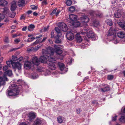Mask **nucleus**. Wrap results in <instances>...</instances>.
<instances>
[{"mask_svg":"<svg viewBox=\"0 0 125 125\" xmlns=\"http://www.w3.org/2000/svg\"><path fill=\"white\" fill-rule=\"evenodd\" d=\"M11 61H13L12 60H11L10 61H8L6 62V63L7 65H8L9 66V65L10 64H11Z\"/></svg>","mask_w":125,"mask_h":125,"instance_id":"nucleus-53","label":"nucleus"},{"mask_svg":"<svg viewBox=\"0 0 125 125\" xmlns=\"http://www.w3.org/2000/svg\"><path fill=\"white\" fill-rule=\"evenodd\" d=\"M11 64L12 66L15 68L17 69L18 70H20L21 69V65L18 62H15L13 61H11Z\"/></svg>","mask_w":125,"mask_h":125,"instance_id":"nucleus-7","label":"nucleus"},{"mask_svg":"<svg viewBox=\"0 0 125 125\" xmlns=\"http://www.w3.org/2000/svg\"><path fill=\"white\" fill-rule=\"evenodd\" d=\"M90 13L92 15H95L97 17H99L100 18L101 17V16L102 14L101 13H99L98 14H97L95 12L93 11H91Z\"/></svg>","mask_w":125,"mask_h":125,"instance_id":"nucleus-27","label":"nucleus"},{"mask_svg":"<svg viewBox=\"0 0 125 125\" xmlns=\"http://www.w3.org/2000/svg\"><path fill=\"white\" fill-rule=\"evenodd\" d=\"M81 111H82L81 109L79 108H78L76 109V112L77 114H80Z\"/></svg>","mask_w":125,"mask_h":125,"instance_id":"nucleus-46","label":"nucleus"},{"mask_svg":"<svg viewBox=\"0 0 125 125\" xmlns=\"http://www.w3.org/2000/svg\"><path fill=\"white\" fill-rule=\"evenodd\" d=\"M47 4V2L46 1L44 0L43 1L42 3V5H46Z\"/></svg>","mask_w":125,"mask_h":125,"instance_id":"nucleus-59","label":"nucleus"},{"mask_svg":"<svg viewBox=\"0 0 125 125\" xmlns=\"http://www.w3.org/2000/svg\"><path fill=\"white\" fill-rule=\"evenodd\" d=\"M60 42V41L58 39H56L55 41V42L56 43H59Z\"/></svg>","mask_w":125,"mask_h":125,"instance_id":"nucleus-61","label":"nucleus"},{"mask_svg":"<svg viewBox=\"0 0 125 125\" xmlns=\"http://www.w3.org/2000/svg\"><path fill=\"white\" fill-rule=\"evenodd\" d=\"M60 11L59 10H57L56 12V13H55V15L56 16H57L59 13Z\"/></svg>","mask_w":125,"mask_h":125,"instance_id":"nucleus-60","label":"nucleus"},{"mask_svg":"<svg viewBox=\"0 0 125 125\" xmlns=\"http://www.w3.org/2000/svg\"><path fill=\"white\" fill-rule=\"evenodd\" d=\"M35 39V38H34L33 37H32L31 38H29L27 40V42H30L32 41L33 40Z\"/></svg>","mask_w":125,"mask_h":125,"instance_id":"nucleus-42","label":"nucleus"},{"mask_svg":"<svg viewBox=\"0 0 125 125\" xmlns=\"http://www.w3.org/2000/svg\"><path fill=\"white\" fill-rule=\"evenodd\" d=\"M76 39L78 42H80L82 40L81 36L78 34H77L76 35Z\"/></svg>","mask_w":125,"mask_h":125,"instance_id":"nucleus-24","label":"nucleus"},{"mask_svg":"<svg viewBox=\"0 0 125 125\" xmlns=\"http://www.w3.org/2000/svg\"><path fill=\"white\" fill-rule=\"evenodd\" d=\"M10 90L8 91L9 96H14L18 95L19 93V90L18 86L15 84H13L10 86Z\"/></svg>","mask_w":125,"mask_h":125,"instance_id":"nucleus-2","label":"nucleus"},{"mask_svg":"<svg viewBox=\"0 0 125 125\" xmlns=\"http://www.w3.org/2000/svg\"><path fill=\"white\" fill-rule=\"evenodd\" d=\"M72 1L70 0H67L66 2V4L68 6H70L72 4Z\"/></svg>","mask_w":125,"mask_h":125,"instance_id":"nucleus-39","label":"nucleus"},{"mask_svg":"<svg viewBox=\"0 0 125 125\" xmlns=\"http://www.w3.org/2000/svg\"><path fill=\"white\" fill-rule=\"evenodd\" d=\"M69 18L71 21L70 23H71L72 21H75L77 20V17L76 15L71 14L69 15Z\"/></svg>","mask_w":125,"mask_h":125,"instance_id":"nucleus-12","label":"nucleus"},{"mask_svg":"<svg viewBox=\"0 0 125 125\" xmlns=\"http://www.w3.org/2000/svg\"><path fill=\"white\" fill-rule=\"evenodd\" d=\"M93 25L95 27L97 26L99 24L98 21H97L96 20H93Z\"/></svg>","mask_w":125,"mask_h":125,"instance_id":"nucleus-34","label":"nucleus"},{"mask_svg":"<svg viewBox=\"0 0 125 125\" xmlns=\"http://www.w3.org/2000/svg\"><path fill=\"white\" fill-rule=\"evenodd\" d=\"M36 74L34 73V74L33 75L32 77H31V78L32 79H35L36 78Z\"/></svg>","mask_w":125,"mask_h":125,"instance_id":"nucleus-54","label":"nucleus"},{"mask_svg":"<svg viewBox=\"0 0 125 125\" xmlns=\"http://www.w3.org/2000/svg\"><path fill=\"white\" fill-rule=\"evenodd\" d=\"M54 32L53 31H52L51 35V38H52L54 37Z\"/></svg>","mask_w":125,"mask_h":125,"instance_id":"nucleus-56","label":"nucleus"},{"mask_svg":"<svg viewBox=\"0 0 125 125\" xmlns=\"http://www.w3.org/2000/svg\"><path fill=\"white\" fill-rule=\"evenodd\" d=\"M31 63L29 62H25L24 64V68L25 69H30L31 67Z\"/></svg>","mask_w":125,"mask_h":125,"instance_id":"nucleus-14","label":"nucleus"},{"mask_svg":"<svg viewBox=\"0 0 125 125\" xmlns=\"http://www.w3.org/2000/svg\"><path fill=\"white\" fill-rule=\"evenodd\" d=\"M35 115L34 113L31 112L29 114V119L30 121H32V120L35 118Z\"/></svg>","mask_w":125,"mask_h":125,"instance_id":"nucleus-13","label":"nucleus"},{"mask_svg":"<svg viewBox=\"0 0 125 125\" xmlns=\"http://www.w3.org/2000/svg\"><path fill=\"white\" fill-rule=\"evenodd\" d=\"M42 123L41 120L39 119H36L34 122V125H40Z\"/></svg>","mask_w":125,"mask_h":125,"instance_id":"nucleus-23","label":"nucleus"},{"mask_svg":"<svg viewBox=\"0 0 125 125\" xmlns=\"http://www.w3.org/2000/svg\"><path fill=\"white\" fill-rule=\"evenodd\" d=\"M8 66L7 65L4 66L3 68V70L4 71H6L8 69Z\"/></svg>","mask_w":125,"mask_h":125,"instance_id":"nucleus-43","label":"nucleus"},{"mask_svg":"<svg viewBox=\"0 0 125 125\" xmlns=\"http://www.w3.org/2000/svg\"><path fill=\"white\" fill-rule=\"evenodd\" d=\"M119 120L122 123L125 122V116H121Z\"/></svg>","mask_w":125,"mask_h":125,"instance_id":"nucleus-36","label":"nucleus"},{"mask_svg":"<svg viewBox=\"0 0 125 125\" xmlns=\"http://www.w3.org/2000/svg\"><path fill=\"white\" fill-rule=\"evenodd\" d=\"M4 41L6 43H8L9 42V38L8 37H5L4 39Z\"/></svg>","mask_w":125,"mask_h":125,"instance_id":"nucleus-47","label":"nucleus"},{"mask_svg":"<svg viewBox=\"0 0 125 125\" xmlns=\"http://www.w3.org/2000/svg\"><path fill=\"white\" fill-rule=\"evenodd\" d=\"M12 59L14 61H15L18 60L17 57L14 56H13L12 57Z\"/></svg>","mask_w":125,"mask_h":125,"instance_id":"nucleus-48","label":"nucleus"},{"mask_svg":"<svg viewBox=\"0 0 125 125\" xmlns=\"http://www.w3.org/2000/svg\"><path fill=\"white\" fill-rule=\"evenodd\" d=\"M26 17V15L25 14H23L21 15L20 18V19L21 20L22 19H25V17Z\"/></svg>","mask_w":125,"mask_h":125,"instance_id":"nucleus-49","label":"nucleus"},{"mask_svg":"<svg viewBox=\"0 0 125 125\" xmlns=\"http://www.w3.org/2000/svg\"><path fill=\"white\" fill-rule=\"evenodd\" d=\"M31 9L33 10H36L37 8V7L34 5H31Z\"/></svg>","mask_w":125,"mask_h":125,"instance_id":"nucleus-44","label":"nucleus"},{"mask_svg":"<svg viewBox=\"0 0 125 125\" xmlns=\"http://www.w3.org/2000/svg\"><path fill=\"white\" fill-rule=\"evenodd\" d=\"M16 3L15 2H12L11 7V10L12 11H13L15 10L16 7Z\"/></svg>","mask_w":125,"mask_h":125,"instance_id":"nucleus-28","label":"nucleus"},{"mask_svg":"<svg viewBox=\"0 0 125 125\" xmlns=\"http://www.w3.org/2000/svg\"><path fill=\"white\" fill-rule=\"evenodd\" d=\"M5 17V16L3 14H0V22L1 20L4 19Z\"/></svg>","mask_w":125,"mask_h":125,"instance_id":"nucleus-45","label":"nucleus"},{"mask_svg":"<svg viewBox=\"0 0 125 125\" xmlns=\"http://www.w3.org/2000/svg\"><path fill=\"white\" fill-rule=\"evenodd\" d=\"M72 23H71L72 25L75 27H77L80 26L82 27L83 25L82 23H80L79 21H72Z\"/></svg>","mask_w":125,"mask_h":125,"instance_id":"nucleus-10","label":"nucleus"},{"mask_svg":"<svg viewBox=\"0 0 125 125\" xmlns=\"http://www.w3.org/2000/svg\"><path fill=\"white\" fill-rule=\"evenodd\" d=\"M50 69L52 70H54L56 69V65L54 63H50L48 64Z\"/></svg>","mask_w":125,"mask_h":125,"instance_id":"nucleus-16","label":"nucleus"},{"mask_svg":"<svg viewBox=\"0 0 125 125\" xmlns=\"http://www.w3.org/2000/svg\"><path fill=\"white\" fill-rule=\"evenodd\" d=\"M35 27V26L34 25L31 24L28 26V29L29 31H31L33 30Z\"/></svg>","mask_w":125,"mask_h":125,"instance_id":"nucleus-26","label":"nucleus"},{"mask_svg":"<svg viewBox=\"0 0 125 125\" xmlns=\"http://www.w3.org/2000/svg\"><path fill=\"white\" fill-rule=\"evenodd\" d=\"M31 62L33 64L38 66L40 64V63L39 58L38 59L36 57H33L32 59Z\"/></svg>","mask_w":125,"mask_h":125,"instance_id":"nucleus-8","label":"nucleus"},{"mask_svg":"<svg viewBox=\"0 0 125 125\" xmlns=\"http://www.w3.org/2000/svg\"><path fill=\"white\" fill-rule=\"evenodd\" d=\"M42 53L43 56L39 58L40 62L45 63L47 62L48 61L52 62H55L56 61L55 59L53 56V52L50 48H48L46 50L43 49L42 50Z\"/></svg>","mask_w":125,"mask_h":125,"instance_id":"nucleus-1","label":"nucleus"},{"mask_svg":"<svg viewBox=\"0 0 125 125\" xmlns=\"http://www.w3.org/2000/svg\"><path fill=\"white\" fill-rule=\"evenodd\" d=\"M55 31L58 33H59L61 32V30L60 28L59 27H56L55 28Z\"/></svg>","mask_w":125,"mask_h":125,"instance_id":"nucleus-38","label":"nucleus"},{"mask_svg":"<svg viewBox=\"0 0 125 125\" xmlns=\"http://www.w3.org/2000/svg\"><path fill=\"white\" fill-rule=\"evenodd\" d=\"M66 37L69 40H72L74 38L73 34L71 31L68 32L66 34Z\"/></svg>","mask_w":125,"mask_h":125,"instance_id":"nucleus-9","label":"nucleus"},{"mask_svg":"<svg viewBox=\"0 0 125 125\" xmlns=\"http://www.w3.org/2000/svg\"><path fill=\"white\" fill-rule=\"evenodd\" d=\"M118 25L123 29H125V21L123 23L121 22H119Z\"/></svg>","mask_w":125,"mask_h":125,"instance_id":"nucleus-29","label":"nucleus"},{"mask_svg":"<svg viewBox=\"0 0 125 125\" xmlns=\"http://www.w3.org/2000/svg\"><path fill=\"white\" fill-rule=\"evenodd\" d=\"M49 26H48L47 27H45L44 28V31H47L49 29Z\"/></svg>","mask_w":125,"mask_h":125,"instance_id":"nucleus-57","label":"nucleus"},{"mask_svg":"<svg viewBox=\"0 0 125 125\" xmlns=\"http://www.w3.org/2000/svg\"><path fill=\"white\" fill-rule=\"evenodd\" d=\"M3 13L4 15H6L7 16L9 13V10L7 8H5L3 9Z\"/></svg>","mask_w":125,"mask_h":125,"instance_id":"nucleus-25","label":"nucleus"},{"mask_svg":"<svg viewBox=\"0 0 125 125\" xmlns=\"http://www.w3.org/2000/svg\"><path fill=\"white\" fill-rule=\"evenodd\" d=\"M83 29L80 31V34H86L87 37L89 38H93L94 37V33L90 30L89 28L88 30H85L84 29Z\"/></svg>","mask_w":125,"mask_h":125,"instance_id":"nucleus-4","label":"nucleus"},{"mask_svg":"<svg viewBox=\"0 0 125 125\" xmlns=\"http://www.w3.org/2000/svg\"><path fill=\"white\" fill-rule=\"evenodd\" d=\"M58 27L64 31H66L68 29V27L66 24L63 22L59 23L58 24Z\"/></svg>","mask_w":125,"mask_h":125,"instance_id":"nucleus-5","label":"nucleus"},{"mask_svg":"<svg viewBox=\"0 0 125 125\" xmlns=\"http://www.w3.org/2000/svg\"><path fill=\"white\" fill-rule=\"evenodd\" d=\"M19 125H28L25 123H21L19 124Z\"/></svg>","mask_w":125,"mask_h":125,"instance_id":"nucleus-64","label":"nucleus"},{"mask_svg":"<svg viewBox=\"0 0 125 125\" xmlns=\"http://www.w3.org/2000/svg\"><path fill=\"white\" fill-rule=\"evenodd\" d=\"M33 48L32 47L31 48V49H30L29 48H28L27 49V51L28 52H30L33 50Z\"/></svg>","mask_w":125,"mask_h":125,"instance_id":"nucleus-62","label":"nucleus"},{"mask_svg":"<svg viewBox=\"0 0 125 125\" xmlns=\"http://www.w3.org/2000/svg\"><path fill=\"white\" fill-rule=\"evenodd\" d=\"M121 10H118L117 11V12L115 13L114 16L116 18H119L121 16Z\"/></svg>","mask_w":125,"mask_h":125,"instance_id":"nucleus-17","label":"nucleus"},{"mask_svg":"<svg viewBox=\"0 0 125 125\" xmlns=\"http://www.w3.org/2000/svg\"><path fill=\"white\" fill-rule=\"evenodd\" d=\"M114 78V76L112 75H108L107 77L108 79L109 80H111L112 79Z\"/></svg>","mask_w":125,"mask_h":125,"instance_id":"nucleus-41","label":"nucleus"},{"mask_svg":"<svg viewBox=\"0 0 125 125\" xmlns=\"http://www.w3.org/2000/svg\"><path fill=\"white\" fill-rule=\"evenodd\" d=\"M25 3L24 0H19L18 2V5L19 7L23 6Z\"/></svg>","mask_w":125,"mask_h":125,"instance_id":"nucleus-30","label":"nucleus"},{"mask_svg":"<svg viewBox=\"0 0 125 125\" xmlns=\"http://www.w3.org/2000/svg\"><path fill=\"white\" fill-rule=\"evenodd\" d=\"M97 102L96 101H94L92 102V103L93 105L97 104Z\"/></svg>","mask_w":125,"mask_h":125,"instance_id":"nucleus-58","label":"nucleus"},{"mask_svg":"<svg viewBox=\"0 0 125 125\" xmlns=\"http://www.w3.org/2000/svg\"><path fill=\"white\" fill-rule=\"evenodd\" d=\"M12 72L11 70H8L6 71L4 73V75L6 76V75H8L10 76L12 75Z\"/></svg>","mask_w":125,"mask_h":125,"instance_id":"nucleus-21","label":"nucleus"},{"mask_svg":"<svg viewBox=\"0 0 125 125\" xmlns=\"http://www.w3.org/2000/svg\"><path fill=\"white\" fill-rule=\"evenodd\" d=\"M7 81V78L4 75L3 77L0 76V83L2 85H4L5 84V81Z\"/></svg>","mask_w":125,"mask_h":125,"instance_id":"nucleus-11","label":"nucleus"},{"mask_svg":"<svg viewBox=\"0 0 125 125\" xmlns=\"http://www.w3.org/2000/svg\"><path fill=\"white\" fill-rule=\"evenodd\" d=\"M40 42V41H39V40H37L33 43V45H36L38 44L39 42Z\"/></svg>","mask_w":125,"mask_h":125,"instance_id":"nucleus-55","label":"nucleus"},{"mask_svg":"<svg viewBox=\"0 0 125 125\" xmlns=\"http://www.w3.org/2000/svg\"><path fill=\"white\" fill-rule=\"evenodd\" d=\"M57 9L56 8L55 9H54L52 11V12L50 13V14L51 15H52L53 14H55L56 13V10H57Z\"/></svg>","mask_w":125,"mask_h":125,"instance_id":"nucleus-50","label":"nucleus"},{"mask_svg":"<svg viewBox=\"0 0 125 125\" xmlns=\"http://www.w3.org/2000/svg\"><path fill=\"white\" fill-rule=\"evenodd\" d=\"M20 39L19 38L16 39L14 40V42L16 43H18L20 42Z\"/></svg>","mask_w":125,"mask_h":125,"instance_id":"nucleus-51","label":"nucleus"},{"mask_svg":"<svg viewBox=\"0 0 125 125\" xmlns=\"http://www.w3.org/2000/svg\"><path fill=\"white\" fill-rule=\"evenodd\" d=\"M8 3V2L5 0H1L0 1V6L3 7L6 6Z\"/></svg>","mask_w":125,"mask_h":125,"instance_id":"nucleus-22","label":"nucleus"},{"mask_svg":"<svg viewBox=\"0 0 125 125\" xmlns=\"http://www.w3.org/2000/svg\"><path fill=\"white\" fill-rule=\"evenodd\" d=\"M54 47L55 49V50H57L58 49H59L63 48V47L61 46L60 45H54Z\"/></svg>","mask_w":125,"mask_h":125,"instance_id":"nucleus-35","label":"nucleus"},{"mask_svg":"<svg viewBox=\"0 0 125 125\" xmlns=\"http://www.w3.org/2000/svg\"><path fill=\"white\" fill-rule=\"evenodd\" d=\"M27 26L24 27L22 28V30L23 31H26V30L27 29Z\"/></svg>","mask_w":125,"mask_h":125,"instance_id":"nucleus-63","label":"nucleus"},{"mask_svg":"<svg viewBox=\"0 0 125 125\" xmlns=\"http://www.w3.org/2000/svg\"><path fill=\"white\" fill-rule=\"evenodd\" d=\"M106 23L110 26H111L112 25V21L110 19H107L106 21Z\"/></svg>","mask_w":125,"mask_h":125,"instance_id":"nucleus-32","label":"nucleus"},{"mask_svg":"<svg viewBox=\"0 0 125 125\" xmlns=\"http://www.w3.org/2000/svg\"><path fill=\"white\" fill-rule=\"evenodd\" d=\"M75 8L73 6H71L70 7L69 9V11L71 12H73L74 11Z\"/></svg>","mask_w":125,"mask_h":125,"instance_id":"nucleus-40","label":"nucleus"},{"mask_svg":"<svg viewBox=\"0 0 125 125\" xmlns=\"http://www.w3.org/2000/svg\"><path fill=\"white\" fill-rule=\"evenodd\" d=\"M42 45V44L38 45L37 46L35 47L34 48H33V50L34 51H37L39 49V48H40Z\"/></svg>","mask_w":125,"mask_h":125,"instance_id":"nucleus-31","label":"nucleus"},{"mask_svg":"<svg viewBox=\"0 0 125 125\" xmlns=\"http://www.w3.org/2000/svg\"><path fill=\"white\" fill-rule=\"evenodd\" d=\"M118 37L121 38H123L125 37V33L122 31H120L117 33Z\"/></svg>","mask_w":125,"mask_h":125,"instance_id":"nucleus-18","label":"nucleus"},{"mask_svg":"<svg viewBox=\"0 0 125 125\" xmlns=\"http://www.w3.org/2000/svg\"><path fill=\"white\" fill-rule=\"evenodd\" d=\"M64 117L61 116H58L57 118V121L60 123H62L64 121Z\"/></svg>","mask_w":125,"mask_h":125,"instance_id":"nucleus-19","label":"nucleus"},{"mask_svg":"<svg viewBox=\"0 0 125 125\" xmlns=\"http://www.w3.org/2000/svg\"><path fill=\"white\" fill-rule=\"evenodd\" d=\"M100 89L102 92H105L109 91L110 88L107 85L103 84L101 86Z\"/></svg>","mask_w":125,"mask_h":125,"instance_id":"nucleus-6","label":"nucleus"},{"mask_svg":"<svg viewBox=\"0 0 125 125\" xmlns=\"http://www.w3.org/2000/svg\"><path fill=\"white\" fill-rule=\"evenodd\" d=\"M116 34V32L115 30H113L112 28L111 27L108 32V35L111 36Z\"/></svg>","mask_w":125,"mask_h":125,"instance_id":"nucleus-15","label":"nucleus"},{"mask_svg":"<svg viewBox=\"0 0 125 125\" xmlns=\"http://www.w3.org/2000/svg\"><path fill=\"white\" fill-rule=\"evenodd\" d=\"M58 65L59 67L60 70L62 71L65 68V66L62 63L59 62L58 63Z\"/></svg>","mask_w":125,"mask_h":125,"instance_id":"nucleus-20","label":"nucleus"},{"mask_svg":"<svg viewBox=\"0 0 125 125\" xmlns=\"http://www.w3.org/2000/svg\"><path fill=\"white\" fill-rule=\"evenodd\" d=\"M80 19L83 22L82 24H83V29L85 30H88L89 29L87 23L89 21L90 19L88 17L85 15H82L80 17Z\"/></svg>","mask_w":125,"mask_h":125,"instance_id":"nucleus-3","label":"nucleus"},{"mask_svg":"<svg viewBox=\"0 0 125 125\" xmlns=\"http://www.w3.org/2000/svg\"><path fill=\"white\" fill-rule=\"evenodd\" d=\"M42 36L41 35H40L39 36H37L35 38V39H40L39 40V41L41 39V38L42 37Z\"/></svg>","mask_w":125,"mask_h":125,"instance_id":"nucleus-52","label":"nucleus"},{"mask_svg":"<svg viewBox=\"0 0 125 125\" xmlns=\"http://www.w3.org/2000/svg\"><path fill=\"white\" fill-rule=\"evenodd\" d=\"M55 52L57 54H60L62 53V50L59 49H58L57 50H56L55 51Z\"/></svg>","mask_w":125,"mask_h":125,"instance_id":"nucleus-37","label":"nucleus"},{"mask_svg":"<svg viewBox=\"0 0 125 125\" xmlns=\"http://www.w3.org/2000/svg\"><path fill=\"white\" fill-rule=\"evenodd\" d=\"M15 13L14 12H12L11 13H9L8 15V16L11 18H13L15 17Z\"/></svg>","mask_w":125,"mask_h":125,"instance_id":"nucleus-33","label":"nucleus"}]
</instances>
